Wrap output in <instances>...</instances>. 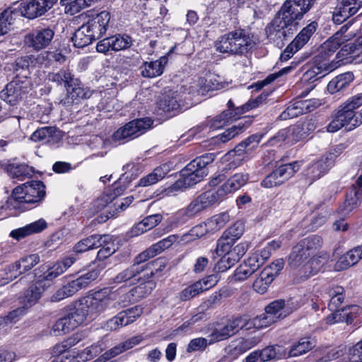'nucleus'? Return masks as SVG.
I'll use <instances>...</instances> for the list:
<instances>
[{
  "instance_id": "19",
  "label": "nucleus",
  "mask_w": 362,
  "mask_h": 362,
  "mask_svg": "<svg viewBox=\"0 0 362 362\" xmlns=\"http://www.w3.org/2000/svg\"><path fill=\"white\" fill-rule=\"evenodd\" d=\"M334 160L332 156L322 158L310 164L305 170L309 185L324 176L334 165Z\"/></svg>"
},
{
  "instance_id": "61",
  "label": "nucleus",
  "mask_w": 362,
  "mask_h": 362,
  "mask_svg": "<svg viewBox=\"0 0 362 362\" xmlns=\"http://www.w3.org/2000/svg\"><path fill=\"white\" fill-rule=\"evenodd\" d=\"M12 81H16L17 86H15V90H13L21 100L23 95L31 89V82L29 79H22L18 75L16 76Z\"/></svg>"
},
{
  "instance_id": "45",
  "label": "nucleus",
  "mask_w": 362,
  "mask_h": 362,
  "mask_svg": "<svg viewBox=\"0 0 362 362\" xmlns=\"http://www.w3.org/2000/svg\"><path fill=\"white\" fill-rule=\"evenodd\" d=\"M277 274L278 273H259L253 283L254 289L259 293H264Z\"/></svg>"
},
{
  "instance_id": "41",
  "label": "nucleus",
  "mask_w": 362,
  "mask_h": 362,
  "mask_svg": "<svg viewBox=\"0 0 362 362\" xmlns=\"http://www.w3.org/2000/svg\"><path fill=\"white\" fill-rule=\"evenodd\" d=\"M272 255L270 250L266 246L259 253H255L247 259V264L250 268V272H256L264 264Z\"/></svg>"
},
{
  "instance_id": "44",
  "label": "nucleus",
  "mask_w": 362,
  "mask_h": 362,
  "mask_svg": "<svg viewBox=\"0 0 362 362\" xmlns=\"http://www.w3.org/2000/svg\"><path fill=\"white\" fill-rule=\"evenodd\" d=\"M234 110H226L223 111L220 115H217L213 119H207L209 129H217L223 127L227 123L232 122L234 119L233 115Z\"/></svg>"
},
{
  "instance_id": "60",
  "label": "nucleus",
  "mask_w": 362,
  "mask_h": 362,
  "mask_svg": "<svg viewBox=\"0 0 362 362\" xmlns=\"http://www.w3.org/2000/svg\"><path fill=\"white\" fill-rule=\"evenodd\" d=\"M244 225L240 221L235 222L233 225L227 228L223 235L236 242L244 233Z\"/></svg>"
},
{
  "instance_id": "26",
  "label": "nucleus",
  "mask_w": 362,
  "mask_h": 362,
  "mask_svg": "<svg viewBox=\"0 0 362 362\" xmlns=\"http://www.w3.org/2000/svg\"><path fill=\"white\" fill-rule=\"evenodd\" d=\"M361 200L362 191L357 189L355 185H353L346 193L344 203L338 208V214L342 217L349 216L360 205Z\"/></svg>"
},
{
  "instance_id": "2",
  "label": "nucleus",
  "mask_w": 362,
  "mask_h": 362,
  "mask_svg": "<svg viewBox=\"0 0 362 362\" xmlns=\"http://www.w3.org/2000/svg\"><path fill=\"white\" fill-rule=\"evenodd\" d=\"M315 0H286L274 18L265 28L269 40L277 44L296 31L300 20L314 4Z\"/></svg>"
},
{
  "instance_id": "13",
  "label": "nucleus",
  "mask_w": 362,
  "mask_h": 362,
  "mask_svg": "<svg viewBox=\"0 0 362 362\" xmlns=\"http://www.w3.org/2000/svg\"><path fill=\"white\" fill-rule=\"evenodd\" d=\"M360 124L361 121L357 120L356 112L344 104L337 110L333 119L327 126V131L336 132L343 127H348L349 130H351Z\"/></svg>"
},
{
  "instance_id": "11",
  "label": "nucleus",
  "mask_w": 362,
  "mask_h": 362,
  "mask_svg": "<svg viewBox=\"0 0 362 362\" xmlns=\"http://www.w3.org/2000/svg\"><path fill=\"white\" fill-rule=\"evenodd\" d=\"M263 136V134H252L238 144L233 150L230 151L225 156L226 160H232L229 163L230 168H235L239 166L245 158V154L250 153L255 149Z\"/></svg>"
},
{
  "instance_id": "9",
  "label": "nucleus",
  "mask_w": 362,
  "mask_h": 362,
  "mask_svg": "<svg viewBox=\"0 0 362 362\" xmlns=\"http://www.w3.org/2000/svg\"><path fill=\"white\" fill-rule=\"evenodd\" d=\"M45 195V186L40 180H33L16 187L12 192V198L18 202L36 203Z\"/></svg>"
},
{
  "instance_id": "47",
  "label": "nucleus",
  "mask_w": 362,
  "mask_h": 362,
  "mask_svg": "<svg viewBox=\"0 0 362 362\" xmlns=\"http://www.w3.org/2000/svg\"><path fill=\"white\" fill-rule=\"evenodd\" d=\"M286 300L283 299H278L271 302L268 304L264 311L267 314L274 315L278 317V320H281L287 317V313H285Z\"/></svg>"
},
{
  "instance_id": "15",
  "label": "nucleus",
  "mask_w": 362,
  "mask_h": 362,
  "mask_svg": "<svg viewBox=\"0 0 362 362\" xmlns=\"http://www.w3.org/2000/svg\"><path fill=\"white\" fill-rule=\"evenodd\" d=\"M354 25L352 21H349L331 37L326 40L322 45L325 50H328L329 52L334 53L336 50L346 41L349 40L351 37L355 36V31L358 28H354L350 31L349 30Z\"/></svg>"
},
{
  "instance_id": "27",
  "label": "nucleus",
  "mask_w": 362,
  "mask_h": 362,
  "mask_svg": "<svg viewBox=\"0 0 362 362\" xmlns=\"http://www.w3.org/2000/svg\"><path fill=\"white\" fill-rule=\"evenodd\" d=\"M47 226L46 221L41 218L23 227L11 230L9 235L16 240H20L33 234L42 232Z\"/></svg>"
},
{
  "instance_id": "42",
  "label": "nucleus",
  "mask_w": 362,
  "mask_h": 362,
  "mask_svg": "<svg viewBox=\"0 0 362 362\" xmlns=\"http://www.w3.org/2000/svg\"><path fill=\"white\" fill-rule=\"evenodd\" d=\"M257 343V341L253 338L250 339H241L237 342L236 344H230L226 350L228 354L238 356L254 347Z\"/></svg>"
},
{
  "instance_id": "53",
  "label": "nucleus",
  "mask_w": 362,
  "mask_h": 362,
  "mask_svg": "<svg viewBox=\"0 0 362 362\" xmlns=\"http://www.w3.org/2000/svg\"><path fill=\"white\" fill-rule=\"evenodd\" d=\"M75 78L69 69H61L57 73H52L48 75V79L58 85L64 84L66 88L69 83L73 82Z\"/></svg>"
},
{
  "instance_id": "51",
  "label": "nucleus",
  "mask_w": 362,
  "mask_h": 362,
  "mask_svg": "<svg viewBox=\"0 0 362 362\" xmlns=\"http://www.w3.org/2000/svg\"><path fill=\"white\" fill-rule=\"evenodd\" d=\"M112 50L117 52L129 48L132 45V39L127 35H117L110 37Z\"/></svg>"
},
{
  "instance_id": "43",
  "label": "nucleus",
  "mask_w": 362,
  "mask_h": 362,
  "mask_svg": "<svg viewBox=\"0 0 362 362\" xmlns=\"http://www.w3.org/2000/svg\"><path fill=\"white\" fill-rule=\"evenodd\" d=\"M74 45L76 47L83 48L95 40L93 36L88 33L83 24L76 30L71 37Z\"/></svg>"
},
{
  "instance_id": "23",
  "label": "nucleus",
  "mask_w": 362,
  "mask_h": 362,
  "mask_svg": "<svg viewBox=\"0 0 362 362\" xmlns=\"http://www.w3.org/2000/svg\"><path fill=\"white\" fill-rule=\"evenodd\" d=\"M249 248L247 242H241L234 246L230 253V257H222L217 263L218 272H226L245 254Z\"/></svg>"
},
{
  "instance_id": "14",
  "label": "nucleus",
  "mask_w": 362,
  "mask_h": 362,
  "mask_svg": "<svg viewBox=\"0 0 362 362\" xmlns=\"http://www.w3.org/2000/svg\"><path fill=\"white\" fill-rule=\"evenodd\" d=\"M66 89V96L60 103L66 107L77 104L81 100L88 98L92 95V91L88 87H85L77 78H74Z\"/></svg>"
},
{
  "instance_id": "31",
  "label": "nucleus",
  "mask_w": 362,
  "mask_h": 362,
  "mask_svg": "<svg viewBox=\"0 0 362 362\" xmlns=\"http://www.w3.org/2000/svg\"><path fill=\"white\" fill-rule=\"evenodd\" d=\"M170 165L167 163L157 167L148 175L141 177L136 186L148 187L163 180L170 172Z\"/></svg>"
},
{
  "instance_id": "21",
  "label": "nucleus",
  "mask_w": 362,
  "mask_h": 362,
  "mask_svg": "<svg viewBox=\"0 0 362 362\" xmlns=\"http://www.w3.org/2000/svg\"><path fill=\"white\" fill-rule=\"evenodd\" d=\"M207 175V173L201 172L199 174L193 175L189 172L183 173V169L180 171V178L174 184L169 187L166 190L168 195H175L179 191L189 187L201 182L203 178Z\"/></svg>"
},
{
  "instance_id": "55",
  "label": "nucleus",
  "mask_w": 362,
  "mask_h": 362,
  "mask_svg": "<svg viewBox=\"0 0 362 362\" xmlns=\"http://www.w3.org/2000/svg\"><path fill=\"white\" fill-rule=\"evenodd\" d=\"M299 100H297L292 104L289 105L287 108L281 113L279 118L281 120H286L293 117H296L300 115L304 114L302 110L301 105Z\"/></svg>"
},
{
  "instance_id": "30",
  "label": "nucleus",
  "mask_w": 362,
  "mask_h": 362,
  "mask_svg": "<svg viewBox=\"0 0 362 362\" xmlns=\"http://www.w3.org/2000/svg\"><path fill=\"white\" fill-rule=\"evenodd\" d=\"M141 341V338L140 337H132L131 339H129L127 341L122 342L111 348L110 350L104 353L100 357H99L98 360L100 361V362L107 361L112 358L118 356L122 352L129 349H132L135 345L139 344Z\"/></svg>"
},
{
  "instance_id": "48",
  "label": "nucleus",
  "mask_w": 362,
  "mask_h": 362,
  "mask_svg": "<svg viewBox=\"0 0 362 362\" xmlns=\"http://www.w3.org/2000/svg\"><path fill=\"white\" fill-rule=\"evenodd\" d=\"M300 163L295 161L291 163L282 165L275 169V171L279 176V179L284 183L291 178L295 173H296L300 167Z\"/></svg>"
},
{
  "instance_id": "38",
  "label": "nucleus",
  "mask_w": 362,
  "mask_h": 362,
  "mask_svg": "<svg viewBox=\"0 0 362 362\" xmlns=\"http://www.w3.org/2000/svg\"><path fill=\"white\" fill-rule=\"evenodd\" d=\"M354 78V74L351 72L341 74L329 82L327 90L332 94L343 90L350 85Z\"/></svg>"
},
{
  "instance_id": "52",
  "label": "nucleus",
  "mask_w": 362,
  "mask_h": 362,
  "mask_svg": "<svg viewBox=\"0 0 362 362\" xmlns=\"http://www.w3.org/2000/svg\"><path fill=\"white\" fill-rule=\"evenodd\" d=\"M235 243L234 240L229 239L222 234L217 240L214 252L217 256L230 257V251Z\"/></svg>"
},
{
  "instance_id": "56",
  "label": "nucleus",
  "mask_w": 362,
  "mask_h": 362,
  "mask_svg": "<svg viewBox=\"0 0 362 362\" xmlns=\"http://www.w3.org/2000/svg\"><path fill=\"white\" fill-rule=\"evenodd\" d=\"M29 66L30 59L28 56L16 59L14 67L16 76L18 75L22 79H28V76L30 74L28 70Z\"/></svg>"
},
{
  "instance_id": "32",
  "label": "nucleus",
  "mask_w": 362,
  "mask_h": 362,
  "mask_svg": "<svg viewBox=\"0 0 362 362\" xmlns=\"http://www.w3.org/2000/svg\"><path fill=\"white\" fill-rule=\"evenodd\" d=\"M127 178L128 175H127V172H125V173H124L119 180L114 183L112 186V193L104 194L100 198L97 199L96 204H98L100 207L103 208L115 199V197L122 194L127 188V185L124 184L123 185H121V183L124 182V180Z\"/></svg>"
},
{
  "instance_id": "7",
  "label": "nucleus",
  "mask_w": 362,
  "mask_h": 362,
  "mask_svg": "<svg viewBox=\"0 0 362 362\" xmlns=\"http://www.w3.org/2000/svg\"><path fill=\"white\" fill-rule=\"evenodd\" d=\"M218 202L214 192L211 189L207 190L194 199L186 208L178 211L175 220L177 223L182 224Z\"/></svg>"
},
{
  "instance_id": "4",
  "label": "nucleus",
  "mask_w": 362,
  "mask_h": 362,
  "mask_svg": "<svg viewBox=\"0 0 362 362\" xmlns=\"http://www.w3.org/2000/svg\"><path fill=\"white\" fill-rule=\"evenodd\" d=\"M252 40L243 29H235L218 37L215 42L216 51L228 55H243L252 47Z\"/></svg>"
},
{
  "instance_id": "5",
  "label": "nucleus",
  "mask_w": 362,
  "mask_h": 362,
  "mask_svg": "<svg viewBox=\"0 0 362 362\" xmlns=\"http://www.w3.org/2000/svg\"><path fill=\"white\" fill-rule=\"evenodd\" d=\"M60 273H30L32 283L18 297L20 305L28 310L36 305L42 298L46 288Z\"/></svg>"
},
{
  "instance_id": "54",
  "label": "nucleus",
  "mask_w": 362,
  "mask_h": 362,
  "mask_svg": "<svg viewBox=\"0 0 362 362\" xmlns=\"http://www.w3.org/2000/svg\"><path fill=\"white\" fill-rule=\"evenodd\" d=\"M344 289L343 287L337 286L333 289V291L331 293V298L329 300V303L328 304V308L331 311L333 312H339V306L341 305L344 300Z\"/></svg>"
},
{
  "instance_id": "58",
  "label": "nucleus",
  "mask_w": 362,
  "mask_h": 362,
  "mask_svg": "<svg viewBox=\"0 0 362 362\" xmlns=\"http://www.w3.org/2000/svg\"><path fill=\"white\" fill-rule=\"evenodd\" d=\"M141 273H118L114 277L115 284L125 283L126 286H132L137 284L141 279L139 276Z\"/></svg>"
},
{
  "instance_id": "57",
  "label": "nucleus",
  "mask_w": 362,
  "mask_h": 362,
  "mask_svg": "<svg viewBox=\"0 0 362 362\" xmlns=\"http://www.w3.org/2000/svg\"><path fill=\"white\" fill-rule=\"evenodd\" d=\"M28 312V310L21 305L16 309L11 311L8 314L3 317H0V320H4L2 325L4 327L7 324L16 323L23 316L25 315Z\"/></svg>"
},
{
  "instance_id": "16",
  "label": "nucleus",
  "mask_w": 362,
  "mask_h": 362,
  "mask_svg": "<svg viewBox=\"0 0 362 362\" xmlns=\"http://www.w3.org/2000/svg\"><path fill=\"white\" fill-rule=\"evenodd\" d=\"M249 180L247 173H238L230 177L218 189H212L218 202L227 194L234 193L244 186Z\"/></svg>"
},
{
  "instance_id": "63",
  "label": "nucleus",
  "mask_w": 362,
  "mask_h": 362,
  "mask_svg": "<svg viewBox=\"0 0 362 362\" xmlns=\"http://www.w3.org/2000/svg\"><path fill=\"white\" fill-rule=\"evenodd\" d=\"M104 349V344L102 341H98L96 344H92L87 347L82 353V357L86 360H90L93 358L99 355Z\"/></svg>"
},
{
  "instance_id": "62",
  "label": "nucleus",
  "mask_w": 362,
  "mask_h": 362,
  "mask_svg": "<svg viewBox=\"0 0 362 362\" xmlns=\"http://www.w3.org/2000/svg\"><path fill=\"white\" fill-rule=\"evenodd\" d=\"M101 248L98 252L97 258L100 259H106L107 257L112 255L116 251V247L114 242L112 240V236L110 235V239L107 242L103 243V245L100 246Z\"/></svg>"
},
{
  "instance_id": "8",
  "label": "nucleus",
  "mask_w": 362,
  "mask_h": 362,
  "mask_svg": "<svg viewBox=\"0 0 362 362\" xmlns=\"http://www.w3.org/2000/svg\"><path fill=\"white\" fill-rule=\"evenodd\" d=\"M322 239L319 236H310L300 241L293 247L288 257L291 269H297L308 259L315 250L321 246Z\"/></svg>"
},
{
  "instance_id": "22",
  "label": "nucleus",
  "mask_w": 362,
  "mask_h": 362,
  "mask_svg": "<svg viewBox=\"0 0 362 362\" xmlns=\"http://www.w3.org/2000/svg\"><path fill=\"white\" fill-rule=\"evenodd\" d=\"M362 6V0H341L333 15V21L340 23L354 15Z\"/></svg>"
},
{
  "instance_id": "28",
  "label": "nucleus",
  "mask_w": 362,
  "mask_h": 362,
  "mask_svg": "<svg viewBox=\"0 0 362 362\" xmlns=\"http://www.w3.org/2000/svg\"><path fill=\"white\" fill-rule=\"evenodd\" d=\"M110 239V235H92L78 242L74 247L76 253H82L89 250L100 247L103 243Z\"/></svg>"
},
{
  "instance_id": "6",
  "label": "nucleus",
  "mask_w": 362,
  "mask_h": 362,
  "mask_svg": "<svg viewBox=\"0 0 362 362\" xmlns=\"http://www.w3.org/2000/svg\"><path fill=\"white\" fill-rule=\"evenodd\" d=\"M333 54L332 52L325 50L321 45L318 54L314 57L308 69L304 73L303 79L305 81H315L337 68L339 62L331 59Z\"/></svg>"
},
{
  "instance_id": "39",
  "label": "nucleus",
  "mask_w": 362,
  "mask_h": 362,
  "mask_svg": "<svg viewBox=\"0 0 362 362\" xmlns=\"http://www.w3.org/2000/svg\"><path fill=\"white\" fill-rule=\"evenodd\" d=\"M243 317L245 319L247 326H248V327H245L246 330L250 329L252 327L256 329L267 327L278 321V317L267 314L266 312L253 319H249L246 315Z\"/></svg>"
},
{
  "instance_id": "36",
  "label": "nucleus",
  "mask_w": 362,
  "mask_h": 362,
  "mask_svg": "<svg viewBox=\"0 0 362 362\" xmlns=\"http://www.w3.org/2000/svg\"><path fill=\"white\" fill-rule=\"evenodd\" d=\"M162 221L159 214L148 216L138 223L132 229V235L138 236L156 226Z\"/></svg>"
},
{
  "instance_id": "12",
  "label": "nucleus",
  "mask_w": 362,
  "mask_h": 362,
  "mask_svg": "<svg viewBox=\"0 0 362 362\" xmlns=\"http://www.w3.org/2000/svg\"><path fill=\"white\" fill-rule=\"evenodd\" d=\"M247 322L244 317L239 316L233 319L228 320L225 325L213 329L208 336L209 343H216L226 340L237 334L240 329H245Z\"/></svg>"
},
{
  "instance_id": "49",
  "label": "nucleus",
  "mask_w": 362,
  "mask_h": 362,
  "mask_svg": "<svg viewBox=\"0 0 362 362\" xmlns=\"http://www.w3.org/2000/svg\"><path fill=\"white\" fill-rule=\"evenodd\" d=\"M15 86H17L16 81H11L0 93V98L11 105H15L21 100L18 94L13 90Z\"/></svg>"
},
{
  "instance_id": "17",
  "label": "nucleus",
  "mask_w": 362,
  "mask_h": 362,
  "mask_svg": "<svg viewBox=\"0 0 362 362\" xmlns=\"http://www.w3.org/2000/svg\"><path fill=\"white\" fill-rule=\"evenodd\" d=\"M110 21V13L107 11H103L95 17L88 20L83 25L95 40L100 38L107 31Z\"/></svg>"
},
{
  "instance_id": "46",
  "label": "nucleus",
  "mask_w": 362,
  "mask_h": 362,
  "mask_svg": "<svg viewBox=\"0 0 362 362\" xmlns=\"http://www.w3.org/2000/svg\"><path fill=\"white\" fill-rule=\"evenodd\" d=\"M40 262V257L37 254H33L16 261L12 266V271L23 269L24 272H28Z\"/></svg>"
},
{
  "instance_id": "34",
  "label": "nucleus",
  "mask_w": 362,
  "mask_h": 362,
  "mask_svg": "<svg viewBox=\"0 0 362 362\" xmlns=\"http://www.w3.org/2000/svg\"><path fill=\"white\" fill-rule=\"evenodd\" d=\"M98 277V273H85L76 279L71 280L64 286L72 296L79 290L87 287L90 282L97 279Z\"/></svg>"
},
{
  "instance_id": "40",
  "label": "nucleus",
  "mask_w": 362,
  "mask_h": 362,
  "mask_svg": "<svg viewBox=\"0 0 362 362\" xmlns=\"http://www.w3.org/2000/svg\"><path fill=\"white\" fill-rule=\"evenodd\" d=\"M315 346V341L310 337L300 338L293 344L288 351L290 357H296L303 355Z\"/></svg>"
},
{
  "instance_id": "35",
  "label": "nucleus",
  "mask_w": 362,
  "mask_h": 362,
  "mask_svg": "<svg viewBox=\"0 0 362 362\" xmlns=\"http://www.w3.org/2000/svg\"><path fill=\"white\" fill-rule=\"evenodd\" d=\"M250 122L251 121L250 119L241 118L238 121L236 124L227 129L222 134H219L217 136V139L222 143H226L234 138L236 135L243 132L250 126Z\"/></svg>"
},
{
  "instance_id": "24",
  "label": "nucleus",
  "mask_w": 362,
  "mask_h": 362,
  "mask_svg": "<svg viewBox=\"0 0 362 362\" xmlns=\"http://www.w3.org/2000/svg\"><path fill=\"white\" fill-rule=\"evenodd\" d=\"M168 62L167 55L153 61L144 62L139 67L141 75L144 78H153L161 76Z\"/></svg>"
},
{
  "instance_id": "37",
  "label": "nucleus",
  "mask_w": 362,
  "mask_h": 362,
  "mask_svg": "<svg viewBox=\"0 0 362 362\" xmlns=\"http://www.w3.org/2000/svg\"><path fill=\"white\" fill-rule=\"evenodd\" d=\"M222 86L216 82L214 77L209 78H199L197 81L190 87L192 93H197L199 95H204L206 92L220 89Z\"/></svg>"
},
{
  "instance_id": "3",
  "label": "nucleus",
  "mask_w": 362,
  "mask_h": 362,
  "mask_svg": "<svg viewBox=\"0 0 362 362\" xmlns=\"http://www.w3.org/2000/svg\"><path fill=\"white\" fill-rule=\"evenodd\" d=\"M58 0H22L14 3L0 14V36L9 30L12 21L18 16L34 19L44 15Z\"/></svg>"
},
{
  "instance_id": "59",
  "label": "nucleus",
  "mask_w": 362,
  "mask_h": 362,
  "mask_svg": "<svg viewBox=\"0 0 362 362\" xmlns=\"http://www.w3.org/2000/svg\"><path fill=\"white\" fill-rule=\"evenodd\" d=\"M211 344H213V343H209V338H195L190 340L189 342L187 347V352L192 353L195 351H203L206 349L208 345Z\"/></svg>"
},
{
  "instance_id": "25",
  "label": "nucleus",
  "mask_w": 362,
  "mask_h": 362,
  "mask_svg": "<svg viewBox=\"0 0 362 362\" xmlns=\"http://www.w3.org/2000/svg\"><path fill=\"white\" fill-rule=\"evenodd\" d=\"M339 61L344 59L362 62V35L358 37L354 42H350L342 46L337 54Z\"/></svg>"
},
{
  "instance_id": "20",
  "label": "nucleus",
  "mask_w": 362,
  "mask_h": 362,
  "mask_svg": "<svg viewBox=\"0 0 362 362\" xmlns=\"http://www.w3.org/2000/svg\"><path fill=\"white\" fill-rule=\"evenodd\" d=\"M35 142H42L51 147H57L62 139V133L53 127H44L35 131L31 135Z\"/></svg>"
},
{
  "instance_id": "50",
  "label": "nucleus",
  "mask_w": 362,
  "mask_h": 362,
  "mask_svg": "<svg viewBox=\"0 0 362 362\" xmlns=\"http://www.w3.org/2000/svg\"><path fill=\"white\" fill-rule=\"evenodd\" d=\"M178 238L177 235H170L149 247L148 252H153L155 257L173 245Z\"/></svg>"
},
{
  "instance_id": "10",
  "label": "nucleus",
  "mask_w": 362,
  "mask_h": 362,
  "mask_svg": "<svg viewBox=\"0 0 362 362\" xmlns=\"http://www.w3.org/2000/svg\"><path fill=\"white\" fill-rule=\"evenodd\" d=\"M153 123L149 117L134 119L118 129L113 134V139L119 141L134 139L150 129Z\"/></svg>"
},
{
  "instance_id": "29",
  "label": "nucleus",
  "mask_w": 362,
  "mask_h": 362,
  "mask_svg": "<svg viewBox=\"0 0 362 362\" xmlns=\"http://www.w3.org/2000/svg\"><path fill=\"white\" fill-rule=\"evenodd\" d=\"M180 95L172 90H165L159 102L158 108L164 112H175L180 107Z\"/></svg>"
},
{
  "instance_id": "33",
  "label": "nucleus",
  "mask_w": 362,
  "mask_h": 362,
  "mask_svg": "<svg viewBox=\"0 0 362 362\" xmlns=\"http://www.w3.org/2000/svg\"><path fill=\"white\" fill-rule=\"evenodd\" d=\"M317 23L312 22L303 28L294 40L290 43L291 47H293L297 52L300 49L310 40L316 31Z\"/></svg>"
},
{
  "instance_id": "1",
  "label": "nucleus",
  "mask_w": 362,
  "mask_h": 362,
  "mask_svg": "<svg viewBox=\"0 0 362 362\" xmlns=\"http://www.w3.org/2000/svg\"><path fill=\"white\" fill-rule=\"evenodd\" d=\"M116 295L107 288L84 297L69 306L64 315L58 319L52 327L51 332L59 336L72 331L86 320L89 314H99L110 308H115Z\"/></svg>"
},
{
  "instance_id": "18",
  "label": "nucleus",
  "mask_w": 362,
  "mask_h": 362,
  "mask_svg": "<svg viewBox=\"0 0 362 362\" xmlns=\"http://www.w3.org/2000/svg\"><path fill=\"white\" fill-rule=\"evenodd\" d=\"M54 36V31L49 28L35 30L25 37V43L33 49L40 50L47 47Z\"/></svg>"
},
{
  "instance_id": "64",
  "label": "nucleus",
  "mask_w": 362,
  "mask_h": 362,
  "mask_svg": "<svg viewBox=\"0 0 362 362\" xmlns=\"http://www.w3.org/2000/svg\"><path fill=\"white\" fill-rule=\"evenodd\" d=\"M349 358L351 362H362V339L349 349Z\"/></svg>"
}]
</instances>
